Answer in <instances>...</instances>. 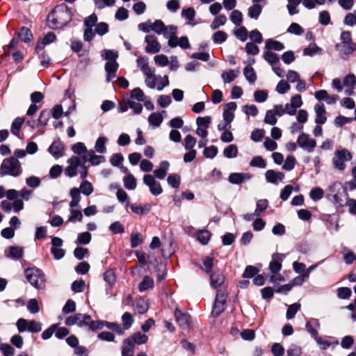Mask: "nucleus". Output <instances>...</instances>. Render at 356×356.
<instances>
[{"label":"nucleus","mask_w":356,"mask_h":356,"mask_svg":"<svg viewBox=\"0 0 356 356\" xmlns=\"http://www.w3.org/2000/svg\"><path fill=\"white\" fill-rule=\"evenodd\" d=\"M72 19V13L64 3L56 6L48 15L47 25L53 29H60L67 25Z\"/></svg>","instance_id":"f257e3e1"},{"label":"nucleus","mask_w":356,"mask_h":356,"mask_svg":"<svg viewBox=\"0 0 356 356\" xmlns=\"http://www.w3.org/2000/svg\"><path fill=\"white\" fill-rule=\"evenodd\" d=\"M22 173V168L19 160L14 156L5 159L0 167V175L19 177Z\"/></svg>","instance_id":"f03ea898"},{"label":"nucleus","mask_w":356,"mask_h":356,"mask_svg":"<svg viewBox=\"0 0 356 356\" xmlns=\"http://www.w3.org/2000/svg\"><path fill=\"white\" fill-rule=\"evenodd\" d=\"M27 281L35 289H42L45 287L44 274L37 268H29L24 271Z\"/></svg>","instance_id":"7ed1b4c3"},{"label":"nucleus","mask_w":356,"mask_h":356,"mask_svg":"<svg viewBox=\"0 0 356 356\" xmlns=\"http://www.w3.org/2000/svg\"><path fill=\"white\" fill-rule=\"evenodd\" d=\"M88 161L87 156H72L67 159L68 165L65 168L64 173L66 177L72 178L78 175L79 170L81 169Z\"/></svg>","instance_id":"20e7f679"},{"label":"nucleus","mask_w":356,"mask_h":356,"mask_svg":"<svg viewBox=\"0 0 356 356\" xmlns=\"http://www.w3.org/2000/svg\"><path fill=\"white\" fill-rule=\"evenodd\" d=\"M352 154L347 149H337L332 159L333 166L335 170L339 172H343L346 168V162L351 161Z\"/></svg>","instance_id":"39448f33"},{"label":"nucleus","mask_w":356,"mask_h":356,"mask_svg":"<svg viewBox=\"0 0 356 356\" xmlns=\"http://www.w3.org/2000/svg\"><path fill=\"white\" fill-rule=\"evenodd\" d=\"M16 326L19 332L28 331L32 333H38L42 330L40 322L35 320L28 321L22 318L17 320Z\"/></svg>","instance_id":"423d86ee"},{"label":"nucleus","mask_w":356,"mask_h":356,"mask_svg":"<svg viewBox=\"0 0 356 356\" xmlns=\"http://www.w3.org/2000/svg\"><path fill=\"white\" fill-rule=\"evenodd\" d=\"M143 183L149 188L152 195L156 196L163 193L161 184L152 175H145L143 177Z\"/></svg>","instance_id":"0eeeda50"},{"label":"nucleus","mask_w":356,"mask_h":356,"mask_svg":"<svg viewBox=\"0 0 356 356\" xmlns=\"http://www.w3.org/2000/svg\"><path fill=\"white\" fill-rule=\"evenodd\" d=\"M298 145L302 149L312 152L316 146V142L314 139L309 138V136L305 133H302L298 138Z\"/></svg>","instance_id":"6e6552de"},{"label":"nucleus","mask_w":356,"mask_h":356,"mask_svg":"<svg viewBox=\"0 0 356 356\" xmlns=\"http://www.w3.org/2000/svg\"><path fill=\"white\" fill-rule=\"evenodd\" d=\"M145 42L147 44L145 47V51L147 53L154 54L161 51V46L154 35H147L145 37Z\"/></svg>","instance_id":"1a4fd4ad"},{"label":"nucleus","mask_w":356,"mask_h":356,"mask_svg":"<svg viewBox=\"0 0 356 356\" xmlns=\"http://www.w3.org/2000/svg\"><path fill=\"white\" fill-rule=\"evenodd\" d=\"M226 299L223 292L218 291L216 296V300L212 309V314L214 316L220 315L225 309Z\"/></svg>","instance_id":"9d476101"},{"label":"nucleus","mask_w":356,"mask_h":356,"mask_svg":"<svg viewBox=\"0 0 356 356\" xmlns=\"http://www.w3.org/2000/svg\"><path fill=\"white\" fill-rule=\"evenodd\" d=\"M175 317L178 325L183 329L189 327L191 316L187 313L182 312L179 308L175 310Z\"/></svg>","instance_id":"9b49d317"},{"label":"nucleus","mask_w":356,"mask_h":356,"mask_svg":"<svg viewBox=\"0 0 356 356\" xmlns=\"http://www.w3.org/2000/svg\"><path fill=\"white\" fill-rule=\"evenodd\" d=\"M356 84V76L353 74H347L343 79V86L346 88L345 93L346 95H353Z\"/></svg>","instance_id":"f8f14e48"},{"label":"nucleus","mask_w":356,"mask_h":356,"mask_svg":"<svg viewBox=\"0 0 356 356\" xmlns=\"http://www.w3.org/2000/svg\"><path fill=\"white\" fill-rule=\"evenodd\" d=\"M316 114L315 122L317 124H323L327 120L326 111L323 103H318L314 106Z\"/></svg>","instance_id":"ddd939ff"},{"label":"nucleus","mask_w":356,"mask_h":356,"mask_svg":"<svg viewBox=\"0 0 356 356\" xmlns=\"http://www.w3.org/2000/svg\"><path fill=\"white\" fill-rule=\"evenodd\" d=\"M119 65L116 60L107 61L105 64V70L106 72V81L110 82L116 76V72Z\"/></svg>","instance_id":"4468645a"},{"label":"nucleus","mask_w":356,"mask_h":356,"mask_svg":"<svg viewBox=\"0 0 356 356\" xmlns=\"http://www.w3.org/2000/svg\"><path fill=\"white\" fill-rule=\"evenodd\" d=\"M252 175L250 173H231L228 177V181L233 184H241L245 181L250 180L252 178Z\"/></svg>","instance_id":"2eb2a0df"},{"label":"nucleus","mask_w":356,"mask_h":356,"mask_svg":"<svg viewBox=\"0 0 356 356\" xmlns=\"http://www.w3.org/2000/svg\"><path fill=\"white\" fill-rule=\"evenodd\" d=\"M48 151L54 158L58 159L64 154V145L60 140L54 141Z\"/></svg>","instance_id":"dca6fc26"},{"label":"nucleus","mask_w":356,"mask_h":356,"mask_svg":"<svg viewBox=\"0 0 356 356\" xmlns=\"http://www.w3.org/2000/svg\"><path fill=\"white\" fill-rule=\"evenodd\" d=\"M284 256L279 253H275L272 256V260L269 264V269L273 273H278L282 268V261Z\"/></svg>","instance_id":"f3484780"},{"label":"nucleus","mask_w":356,"mask_h":356,"mask_svg":"<svg viewBox=\"0 0 356 356\" xmlns=\"http://www.w3.org/2000/svg\"><path fill=\"white\" fill-rule=\"evenodd\" d=\"M319 321L316 318L309 319L305 325L306 330L310 334V335L314 339L318 335V329L320 328Z\"/></svg>","instance_id":"a211bd4d"},{"label":"nucleus","mask_w":356,"mask_h":356,"mask_svg":"<svg viewBox=\"0 0 356 356\" xmlns=\"http://www.w3.org/2000/svg\"><path fill=\"white\" fill-rule=\"evenodd\" d=\"M170 163L167 161H163L159 164V168L153 171V177L159 179H163L169 169Z\"/></svg>","instance_id":"6ab92c4d"},{"label":"nucleus","mask_w":356,"mask_h":356,"mask_svg":"<svg viewBox=\"0 0 356 356\" xmlns=\"http://www.w3.org/2000/svg\"><path fill=\"white\" fill-rule=\"evenodd\" d=\"M265 177L268 182L277 184L278 181H282L284 178V175L282 172L268 170L266 172Z\"/></svg>","instance_id":"aec40b11"},{"label":"nucleus","mask_w":356,"mask_h":356,"mask_svg":"<svg viewBox=\"0 0 356 356\" xmlns=\"http://www.w3.org/2000/svg\"><path fill=\"white\" fill-rule=\"evenodd\" d=\"M126 340L127 343H133L135 346L136 345L145 343L148 340V337L146 334L138 332L132 334L130 337L126 339Z\"/></svg>","instance_id":"412c9836"},{"label":"nucleus","mask_w":356,"mask_h":356,"mask_svg":"<svg viewBox=\"0 0 356 356\" xmlns=\"http://www.w3.org/2000/svg\"><path fill=\"white\" fill-rule=\"evenodd\" d=\"M328 339H333L332 337H322L318 335L317 337L314 338V340L321 350H326L331 346H337L338 344V341H331Z\"/></svg>","instance_id":"4be33fe9"},{"label":"nucleus","mask_w":356,"mask_h":356,"mask_svg":"<svg viewBox=\"0 0 356 356\" xmlns=\"http://www.w3.org/2000/svg\"><path fill=\"white\" fill-rule=\"evenodd\" d=\"M5 255L13 259H19L23 256V249L17 246H10L5 250Z\"/></svg>","instance_id":"5701e85b"},{"label":"nucleus","mask_w":356,"mask_h":356,"mask_svg":"<svg viewBox=\"0 0 356 356\" xmlns=\"http://www.w3.org/2000/svg\"><path fill=\"white\" fill-rule=\"evenodd\" d=\"M224 280L222 273L220 270H216L210 275L211 286L217 289L222 284Z\"/></svg>","instance_id":"b1692460"},{"label":"nucleus","mask_w":356,"mask_h":356,"mask_svg":"<svg viewBox=\"0 0 356 356\" xmlns=\"http://www.w3.org/2000/svg\"><path fill=\"white\" fill-rule=\"evenodd\" d=\"M83 156H87L88 161H90L92 165H97L105 161L104 156L95 155L93 150H90L87 154Z\"/></svg>","instance_id":"393cba45"},{"label":"nucleus","mask_w":356,"mask_h":356,"mask_svg":"<svg viewBox=\"0 0 356 356\" xmlns=\"http://www.w3.org/2000/svg\"><path fill=\"white\" fill-rule=\"evenodd\" d=\"M138 67L140 69L143 74H148L151 70H154L149 67L148 58L145 56L138 57L136 60Z\"/></svg>","instance_id":"a878e982"},{"label":"nucleus","mask_w":356,"mask_h":356,"mask_svg":"<svg viewBox=\"0 0 356 356\" xmlns=\"http://www.w3.org/2000/svg\"><path fill=\"white\" fill-rule=\"evenodd\" d=\"M154 69L151 70L150 73L148 74H144V75L146 76L145 79V85L149 88H155L156 86V81H157V76L154 74Z\"/></svg>","instance_id":"bb28decb"},{"label":"nucleus","mask_w":356,"mask_h":356,"mask_svg":"<svg viewBox=\"0 0 356 356\" xmlns=\"http://www.w3.org/2000/svg\"><path fill=\"white\" fill-rule=\"evenodd\" d=\"M154 286V281L153 279L149 276H145L138 284V290L140 292H143L149 289H152Z\"/></svg>","instance_id":"cd10ccee"},{"label":"nucleus","mask_w":356,"mask_h":356,"mask_svg":"<svg viewBox=\"0 0 356 356\" xmlns=\"http://www.w3.org/2000/svg\"><path fill=\"white\" fill-rule=\"evenodd\" d=\"M265 48L269 50L282 51L284 49V44L277 40L273 39H268L266 41Z\"/></svg>","instance_id":"c85d7f7f"},{"label":"nucleus","mask_w":356,"mask_h":356,"mask_svg":"<svg viewBox=\"0 0 356 356\" xmlns=\"http://www.w3.org/2000/svg\"><path fill=\"white\" fill-rule=\"evenodd\" d=\"M263 6L261 4H253L248 8V15L252 19H258L261 11Z\"/></svg>","instance_id":"c756f323"},{"label":"nucleus","mask_w":356,"mask_h":356,"mask_svg":"<svg viewBox=\"0 0 356 356\" xmlns=\"http://www.w3.org/2000/svg\"><path fill=\"white\" fill-rule=\"evenodd\" d=\"M18 38L23 42L28 43L33 40V35L31 30L26 27H22L18 33Z\"/></svg>","instance_id":"7c9ffc66"},{"label":"nucleus","mask_w":356,"mask_h":356,"mask_svg":"<svg viewBox=\"0 0 356 356\" xmlns=\"http://www.w3.org/2000/svg\"><path fill=\"white\" fill-rule=\"evenodd\" d=\"M238 71L236 72L234 70L223 72L221 74L224 83H228L232 82L238 76Z\"/></svg>","instance_id":"2f4dec72"},{"label":"nucleus","mask_w":356,"mask_h":356,"mask_svg":"<svg viewBox=\"0 0 356 356\" xmlns=\"http://www.w3.org/2000/svg\"><path fill=\"white\" fill-rule=\"evenodd\" d=\"M24 122V119L22 118H17L16 119H15L11 125V132L13 134L17 137H19L20 129Z\"/></svg>","instance_id":"473e14b6"},{"label":"nucleus","mask_w":356,"mask_h":356,"mask_svg":"<svg viewBox=\"0 0 356 356\" xmlns=\"http://www.w3.org/2000/svg\"><path fill=\"white\" fill-rule=\"evenodd\" d=\"M130 208L134 213L138 215L146 214L151 210V206L149 204H145L143 206L130 204Z\"/></svg>","instance_id":"72a5a7b5"},{"label":"nucleus","mask_w":356,"mask_h":356,"mask_svg":"<svg viewBox=\"0 0 356 356\" xmlns=\"http://www.w3.org/2000/svg\"><path fill=\"white\" fill-rule=\"evenodd\" d=\"M238 147L236 145L232 144L227 146L223 151V155L226 158L233 159L237 156Z\"/></svg>","instance_id":"f704fd0d"},{"label":"nucleus","mask_w":356,"mask_h":356,"mask_svg":"<svg viewBox=\"0 0 356 356\" xmlns=\"http://www.w3.org/2000/svg\"><path fill=\"white\" fill-rule=\"evenodd\" d=\"M268 207V201L266 199L259 200L256 204L254 214L257 216H260Z\"/></svg>","instance_id":"c9c22d12"},{"label":"nucleus","mask_w":356,"mask_h":356,"mask_svg":"<svg viewBox=\"0 0 356 356\" xmlns=\"http://www.w3.org/2000/svg\"><path fill=\"white\" fill-rule=\"evenodd\" d=\"M149 124L154 127H159L163 122V117L159 113H152L148 118Z\"/></svg>","instance_id":"e433bc0d"},{"label":"nucleus","mask_w":356,"mask_h":356,"mask_svg":"<svg viewBox=\"0 0 356 356\" xmlns=\"http://www.w3.org/2000/svg\"><path fill=\"white\" fill-rule=\"evenodd\" d=\"M134 347L133 343H127L124 339L122 347V356H134Z\"/></svg>","instance_id":"4c0bfd02"},{"label":"nucleus","mask_w":356,"mask_h":356,"mask_svg":"<svg viewBox=\"0 0 356 356\" xmlns=\"http://www.w3.org/2000/svg\"><path fill=\"white\" fill-rule=\"evenodd\" d=\"M124 185L128 190H134L136 187V180L133 175L129 173L124 179Z\"/></svg>","instance_id":"58836bf2"},{"label":"nucleus","mask_w":356,"mask_h":356,"mask_svg":"<svg viewBox=\"0 0 356 356\" xmlns=\"http://www.w3.org/2000/svg\"><path fill=\"white\" fill-rule=\"evenodd\" d=\"M107 142V138L104 136H100L97 138L95 148V150L100 154H104L106 151V148L105 146L106 143Z\"/></svg>","instance_id":"ea45409f"},{"label":"nucleus","mask_w":356,"mask_h":356,"mask_svg":"<svg viewBox=\"0 0 356 356\" xmlns=\"http://www.w3.org/2000/svg\"><path fill=\"white\" fill-rule=\"evenodd\" d=\"M72 152L77 154V156H83L87 154L89 151L87 150L86 147L83 143L79 142L75 143L72 147Z\"/></svg>","instance_id":"a19ab883"},{"label":"nucleus","mask_w":356,"mask_h":356,"mask_svg":"<svg viewBox=\"0 0 356 356\" xmlns=\"http://www.w3.org/2000/svg\"><path fill=\"white\" fill-rule=\"evenodd\" d=\"M230 20L236 26H241L243 22V14L238 10H234L230 15Z\"/></svg>","instance_id":"79ce46f5"},{"label":"nucleus","mask_w":356,"mask_h":356,"mask_svg":"<svg viewBox=\"0 0 356 356\" xmlns=\"http://www.w3.org/2000/svg\"><path fill=\"white\" fill-rule=\"evenodd\" d=\"M168 184L174 188H178L181 183V177L178 174H171L167 178Z\"/></svg>","instance_id":"37998d69"},{"label":"nucleus","mask_w":356,"mask_h":356,"mask_svg":"<svg viewBox=\"0 0 356 356\" xmlns=\"http://www.w3.org/2000/svg\"><path fill=\"white\" fill-rule=\"evenodd\" d=\"M182 17H185L188 20V24L191 25H194L195 23L193 22L194 20V17L195 15V11L194 8L190 7L186 9H183L181 11Z\"/></svg>","instance_id":"c03bdc74"},{"label":"nucleus","mask_w":356,"mask_h":356,"mask_svg":"<svg viewBox=\"0 0 356 356\" xmlns=\"http://www.w3.org/2000/svg\"><path fill=\"white\" fill-rule=\"evenodd\" d=\"M343 259L346 264H351L356 260V254L347 248L343 250Z\"/></svg>","instance_id":"a18cd8bd"},{"label":"nucleus","mask_w":356,"mask_h":356,"mask_svg":"<svg viewBox=\"0 0 356 356\" xmlns=\"http://www.w3.org/2000/svg\"><path fill=\"white\" fill-rule=\"evenodd\" d=\"M244 76L250 83H254L257 79V76L254 69L252 67H245L243 70Z\"/></svg>","instance_id":"49530a36"},{"label":"nucleus","mask_w":356,"mask_h":356,"mask_svg":"<svg viewBox=\"0 0 356 356\" xmlns=\"http://www.w3.org/2000/svg\"><path fill=\"white\" fill-rule=\"evenodd\" d=\"M147 309L148 304L145 300L140 299L136 302L134 307L136 312L139 314H143L147 311Z\"/></svg>","instance_id":"de8ad7c7"},{"label":"nucleus","mask_w":356,"mask_h":356,"mask_svg":"<svg viewBox=\"0 0 356 356\" xmlns=\"http://www.w3.org/2000/svg\"><path fill=\"white\" fill-rule=\"evenodd\" d=\"M227 22V17L225 15H220L214 19L210 26L212 30L217 29L220 26L224 25Z\"/></svg>","instance_id":"09e8293b"},{"label":"nucleus","mask_w":356,"mask_h":356,"mask_svg":"<svg viewBox=\"0 0 356 356\" xmlns=\"http://www.w3.org/2000/svg\"><path fill=\"white\" fill-rule=\"evenodd\" d=\"M91 234L90 232H85L80 233L76 238V244H83L86 245L88 244L91 241Z\"/></svg>","instance_id":"8fccbe9b"},{"label":"nucleus","mask_w":356,"mask_h":356,"mask_svg":"<svg viewBox=\"0 0 356 356\" xmlns=\"http://www.w3.org/2000/svg\"><path fill=\"white\" fill-rule=\"evenodd\" d=\"M51 115V112L48 110H43L41 111L40 116L38 119V125L45 126L47 125Z\"/></svg>","instance_id":"3c124183"},{"label":"nucleus","mask_w":356,"mask_h":356,"mask_svg":"<svg viewBox=\"0 0 356 356\" xmlns=\"http://www.w3.org/2000/svg\"><path fill=\"white\" fill-rule=\"evenodd\" d=\"M264 59L272 65L277 63L280 60V58L277 54L268 50L264 54Z\"/></svg>","instance_id":"603ef678"},{"label":"nucleus","mask_w":356,"mask_h":356,"mask_svg":"<svg viewBox=\"0 0 356 356\" xmlns=\"http://www.w3.org/2000/svg\"><path fill=\"white\" fill-rule=\"evenodd\" d=\"M79 190L83 195L87 196L92 194L94 191L92 184L86 180L83 181L81 184Z\"/></svg>","instance_id":"864d4df0"},{"label":"nucleus","mask_w":356,"mask_h":356,"mask_svg":"<svg viewBox=\"0 0 356 356\" xmlns=\"http://www.w3.org/2000/svg\"><path fill=\"white\" fill-rule=\"evenodd\" d=\"M211 238V233L208 230L202 229L197 232V239L202 244L208 243Z\"/></svg>","instance_id":"5fc2aeb1"},{"label":"nucleus","mask_w":356,"mask_h":356,"mask_svg":"<svg viewBox=\"0 0 356 356\" xmlns=\"http://www.w3.org/2000/svg\"><path fill=\"white\" fill-rule=\"evenodd\" d=\"M177 27L175 25H168L164 26L163 32H162V35L165 38H169L170 37H172L177 34Z\"/></svg>","instance_id":"6e6d98bb"},{"label":"nucleus","mask_w":356,"mask_h":356,"mask_svg":"<svg viewBox=\"0 0 356 356\" xmlns=\"http://www.w3.org/2000/svg\"><path fill=\"white\" fill-rule=\"evenodd\" d=\"M227 35L225 31H218L213 33V41L216 44H221L226 41Z\"/></svg>","instance_id":"4d7b16f0"},{"label":"nucleus","mask_w":356,"mask_h":356,"mask_svg":"<svg viewBox=\"0 0 356 356\" xmlns=\"http://www.w3.org/2000/svg\"><path fill=\"white\" fill-rule=\"evenodd\" d=\"M123 330H128L134 323L133 317L129 312H125L122 316Z\"/></svg>","instance_id":"13d9d810"},{"label":"nucleus","mask_w":356,"mask_h":356,"mask_svg":"<svg viewBox=\"0 0 356 356\" xmlns=\"http://www.w3.org/2000/svg\"><path fill=\"white\" fill-rule=\"evenodd\" d=\"M250 165L252 167L265 168L266 167V163L261 156H256L253 157L252 159L251 160Z\"/></svg>","instance_id":"bf43d9fd"},{"label":"nucleus","mask_w":356,"mask_h":356,"mask_svg":"<svg viewBox=\"0 0 356 356\" xmlns=\"http://www.w3.org/2000/svg\"><path fill=\"white\" fill-rule=\"evenodd\" d=\"M300 309V305L298 303H294L291 305L286 311V317L287 319H292L296 314L298 312V310Z\"/></svg>","instance_id":"052dcab7"},{"label":"nucleus","mask_w":356,"mask_h":356,"mask_svg":"<svg viewBox=\"0 0 356 356\" xmlns=\"http://www.w3.org/2000/svg\"><path fill=\"white\" fill-rule=\"evenodd\" d=\"M70 216L68 218V221L75 222L76 221L81 222L83 218V214L79 209H71Z\"/></svg>","instance_id":"680f3d73"},{"label":"nucleus","mask_w":356,"mask_h":356,"mask_svg":"<svg viewBox=\"0 0 356 356\" xmlns=\"http://www.w3.org/2000/svg\"><path fill=\"white\" fill-rule=\"evenodd\" d=\"M211 122V118L210 116L198 117L196 119L197 127L207 129Z\"/></svg>","instance_id":"e2e57ef3"},{"label":"nucleus","mask_w":356,"mask_h":356,"mask_svg":"<svg viewBox=\"0 0 356 356\" xmlns=\"http://www.w3.org/2000/svg\"><path fill=\"white\" fill-rule=\"evenodd\" d=\"M140 102H136L132 99H128L126 104L128 107H129L134 111V113L139 114L141 113L143 110V106Z\"/></svg>","instance_id":"0e129e2a"},{"label":"nucleus","mask_w":356,"mask_h":356,"mask_svg":"<svg viewBox=\"0 0 356 356\" xmlns=\"http://www.w3.org/2000/svg\"><path fill=\"white\" fill-rule=\"evenodd\" d=\"M324 195L323 190L319 187H316L310 191L309 196L314 201H317L323 198Z\"/></svg>","instance_id":"69168bd1"},{"label":"nucleus","mask_w":356,"mask_h":356,"mask_svg":"<svg viewBox=\"0 0 356 356\" xmlns=\"http://www.w3.org/2000/svg\"><path fill=\"white\" fill-rule=\"evenodd\" d=\"M102 56L108 61L116 60L118 56L117 52L113 50L104 49L101 53Z\"/></svg>","instance_id":"338daca9"},{"label":"nucleus","mask_w":356,"mask_h":356,"mask_svg":"<svg viewBox=\"0 0 356 356\" xmlns=\"http://www.w3.org/2000/svg\"><path fill=\"white\" fill-rule=\"evenodd\" d=\"M356 51V44L350 42L343 44L342 53L346 56H348Z\"/></svg>","instance_id":"774afa93"}]
</instances>
